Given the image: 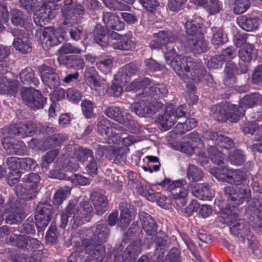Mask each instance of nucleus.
<instances>
[{
  "label": "nucleus",
  "instance_id": "nucleus-1",
  "mask_svg": "<svg viewBox=\"0 0 262 262\" xmlns=\"http://www.w3.org/2000/svg\"><path fill=\"white\" fill-rule=\"evenodd\" d=\"M224 192L228 204L221 210V218L224 223L230 224L237 219L235 208L244 202L250 200L251 190L248 186H239L236 188L229 186L224 188Z\"/></svg>",
  "mask_w": 262,
  "mask_h": 262
},
{
  "label": "nucleus",
  "instance_id": "nucleus-2",
  "mask_svg": "<svg viewBox=\"0 0 262 262\" xmlns=\"http://www.w3.org/2000/svg\"><path fill=\"white\" fill-rule=\"evenodd\" d=\"M176 74L186 82L199 83L206 73L205 68L190 57L177 55L170 61Z\"/></svg>",
  "mask_w": 262,
  "mask_h": 262
},
{
  "label": "nucleus",
  "instance_id": "nucleus-3",
  "mask_svg": "<svg viewBox=\"0 0 262 262\" xmlns=\"http://www.w3.org/2000/svg\"><path fill=\"white\" fill-rule=\"evenodd\" d=\"M93 208L90 203L82 200L77 206L74 201H70L68 205L61 214L60 226L64 228L69 221L78 225L85 222H89L91 217Z\"/></svg>",
  "mask_w": 262,
  "mask_h": 262
},
{
  "label": "nucleus",
  "instance_id": "nucleus-4",
  "mask_svg": "<svg viewBox=\"0 0 262 262\" xmlns=\"http://www.w3.org/2000/svg\"><path fill=\"white\" fill-rule=\"evenodd\" d=\"M129 91H136L143 89L142 93L144 96L157 101V99L164 97L168 93L165 84L163 83H151L148 78H144L139 80L133 81L127 87Z\"/></svg>",
  "mask_w": 262,
  "mask_h": 262
},
{
  "label": "nucleus",
  "instance_id": "nucleus-5",
  "mask_svg": "<svg viewBox=\"0 0 262 262\" xmlns=\"http://www.w3.org/2000/svg\"><path fill=\"white\" fill-rule=\"evenodd\" d=\"M178 37L177 33L175 32L161 31L155 35V39L150 41L149 46L152 49H162L166 60L170 61L176 54L172 43L176 41Z\"/></svg>",
  "mask_w": 262,
  "mask_h": 262
},
{
  "label": "nucleus",
  "instance_id": "nucleus-6",
  "mask_svg": "<svg viewBox=\"0 0 262 262\" xmlns=\"http://www.w3.org/2000/svg\"><path fill=\"white\" fill-rule=\"evenodd\" d=\"M140 101L132 105V111L140 117H150L162 108V103L153 100L142 93L139 94Z\"/></svg>",
  "mask_w": 262,
  "mask_h": 262
},
{
  "label": "nucleus",
  "instance_id": "nucleus-7",
  "mask_svg": "<svg viewBox=\"0 0 262 262\" xmlns=\"http://www.w3.org/2000/svg\"><path fill=\"white\" fill-rule=\"evenodd\" d=\"M186 184L185 180H180L171 182L168 179H165L164 180L160 183H158L157 185L162 186L163 187L167 185V188L171 190L173 199L178 207L181 208L186 205L187 201L186 196L188 194V189L184 187Z\"/></svg>",
  "mask_w": 262,
  "mask_h": 262
},
{
  "label": "nucleus",
  "instance_id": "nucleus-8",
  "mask_svg": "<svg viewBox=\"0 0 262 262\" xmlns=\"http://www.w3.org/2000/svg\"><path fill=\"white\" fill-rule=\"evenodd\" d=\"M124 129L119 125L112 123L106 118L100 119L97 123V131L102 137L107 139L110 144H116L120 141L118 134Z\"/></svg>",
  "mask_w": 262,
  "mask_h": 262
},
{
  "label": "nucleus",
  "instance_id": "nucleus-9",
  "mask_svg": "<svg viewBox=\"0 0 262 262\" xmlns=\"http://www.w3.org/2000/svg\"><path fill=\"white\" fill-rule=\"evenodd\" d=\"M186 106L181 105L178 107L172 105H168L163 115H159L158 119L164 130L169 129L179 119L185 117L186 115Z\"/></svg>",
  "mask_w": 262,
  "mask_h": 262
},
{
  "label": "nucleus",
  "instance_id": "nucleus-10",
  "mask_svg": "<svg viewBox=\"0 0 262 262\" xmlns=\"http://www.w3.org/2000/svg\"><path fill=\"white\" fill-rule=\"evenodd\" d=\"M78 247H82L88 255L86 258L87 262H101L105 255L104 246L101 244L92 243L88 239H79L76 241Z\"/></svg>",
  "mask_w": 262,
  "mask_h": 262
},
{
  "label": "nucleus",
  "instance_id": "nucleus-11",
  "mask_svg": "<svg viewBox=\"0 0 262 262\" xmlns=\"http://www.w3.org/2000/svg\"><path fill=\"white\" fill-rule=\"evenodd\" d=\"M64 4V8L62 11L64 17V24L72 25L80 21L81 15L84 13L83 7L80 4H72V0H65Z\"/></svg>",
  "mask_w": 262,
  "mask_h": 262
},
{
  "label": "nucleus",
  "instance_id": "nucleus-12",
  "mask_svg": "<svg viewBox=\"0 0 262 262\" xmlns=\"http://www.w3.org/2000/svg\"><path fill=\"white\" fill-rule=\"evenodd\" d=\"M52 206L46 202L39 203L36 207L35 218L38 231L43 230L52 218Z\"/></svg>",
  "mask_w": 262,
  "mask_h": 262
},
{
  "label": "nucleus",
  "instance_id": "nucleus-13",
  "mask_svg": "<svg viewBox=\"0 0 262 262\" xmlns=\"http://www.w3.org/2000/svg\"><path fill=\"white\" fill-rule=\"evenodd\" d=\"M21 97L26 104L32 109L42 108L46 102V98L39 91L32 88H25L21 92Z\"/></svg>",
  "mask_w": 262,
  "mask_h": 262
},
{
  "label": "nucleus",
  "instance_id": "nucleus-14",
  "mask_svg": "<svg viewBox=\"0 0 262 262\" xmlns=\"http://www.w3.org/2000/svg\"><path fill=\"white\" fill-rule=\"evenodd\" d=\"M246 215L254 228L262 226V205L257 199H253L246 209Z\"/></svg>",
  "mask_w": 262,
  "mask_h": 262
},
{
  "label": "nucleus",
  "instance_id": "nucleus-15",
  "mask_svg": "<svg viewBox=\"0 0 262 262\" xmlns=\"http://www.w3.org/2000/svg\"><path fill=\"white\" fill-rule=\"evenodd\" d=\"M38 71L42 82L50 88L55 89L60 85V78L55 69L44 64L38 67Z\"/></svg>",
  "mask_w": 262,
  "mask_h": 262
},
{
  "label": "nucleus",
  "instance_id": "nucleus-16",
  "mask_svg": "<svg viewBox=\"0 0 262 262\" xmlns=\"http://www.w3.org/2000/svg\"><path fill=\"white\" fill-rule=\"evenodd\" d=\"M11 32L15 37L13 45L16 50L23 54L31 52L32 46L28 38V35L24 30L14 28L11 30Z\"/></svg>",
  "mask_w": 262,
  "mask_h": 262
},
{
  "label": "nucleus",
  "instance_id": "nucleus-17",
  "mask_svg": "<svg viewBox=\"0 0 262 262\" xmlns=\"http://www.w3.org/2000/svg\"><path fill=\"white\" fill-rule=\"evenodd\" d=\"M142 244L141 241H134L128 245L122 256L114 255V262H132L141 252Z\"/></svg>",
  "mask_w": 262,
  "mask_h": 262
},
{
  "label": "nucleus",
  "instance_id": "nucleus-18",
  "mask_svg": "<svg viewBox=\"0 0 262 262\" xmlns=\"http://www.w3.org/2000/svg\"><path fill=\"white\" fill-rule=\"evenodd\" d=\"M3 147L9 154L23 156L27 154V147L21 141H16L9 136L2 140Z\"/></svg>",
  "mask_w": 262,
  "mask_h": 262
},
{
  "label": "nucleus",
  "instance_id": "nucleus-19",
  "mask_svg": "<svg viewBox=\"0 0 262 262\" xmlns=\"http://www.w3.org/2000/svg\"><path fill=\"white\" fill-rule=\"evenodd\" d=\"M185 46L194 54H201L207 50V43L203 34L197 36H190L185 41Z\"/></svg>",
  "mask_w": 262,
  "mask_h": 262
},
{
  "label": "nucleus",
  "instance_id": "nucleus-20",
  "mask_svg": "<svg viewBox=\"0 0 262 262\" xmlns=\"http://www.w3.org/2000/svg\"><path fill=\"white\" fill-rule=\"evenodd\" d=\"M204 138L213 141L223 149L228 150L234 148V143L232 139L222 135H219L217 132L207 131L204 135Z\"/></svg>",
  "mask_w": 262,
  "mask_h": 262
},
{
  "label": "nucleus",
  "instance_id": "nucleus-21",
  "mask_svg": "<svg viewBox=\"0 0 262 262\" xmlns=\"http://www.w3.org/2000/svg\"><path fill=\"white\" fill-rule=\"evenodd\" d=\"M60 33L58 29L52 27H46L42 32L40 40L45 49L56 45L59 40Z\"/></svg>",
  "mask_w": 262,
  "mask_h": 262
},
{
  "label": "nucleus",
  "instance_id": "nucleus-22",
  "mask_svg": "<svg viewBox=\"0 0 262 262\" xmlns=\"http://www.w3.org/2000/svg\"><path fill=\"white\" fill-rule=\"evenodd\" d=\"M56 14L55 10H52L47 6H42L38 9H36V11L33 15L34 21L36 25L43 26L50 19L53 18Z\"/></svg>",
  "mask_w": 262,
  "mask_h": 262
},
{
  "label": "nucleus",
  "instance_id": "nucleus-23",
  "mask_svg": "<svg viewBox=\"0 0 262 262\" xmlns=\"http://www.w3.org/2000/svg\"><path fill=\"white\" fill-rule=\"evenodd\" d=\"M140 219L142 224V227L147 234V240H152L157 233V224L150 215L145 212H142L139 214Z\"/></svg>",
  "mask_w": 262,
  "mask_h": 262
},
{
  "label": "nucleus",
  "instance_id": "nucleus-24",
  "mask_svg": "<svg viewBox=\"0 0 262 262\" xmlns=\"http://www.w3.org/2000/svg\"><path fill=\"white\" fill-rule=\"evenodd\" d=\"M110 229L106 224L98 222L93 231V236L90 241L95 244H101L105 243L109 236Z\"/></svg>",
  "mask_w": 262,
  "mask_h": 262
},
{
  "label": "nucleus",
  "instance_id": "nucleus-25",
  "mask_svg": "<svg viewBox=\"0 0 262 262\" xmlns=\"http://www.w3.org/2000/svg\"><path fill=\"white\" fill-rule=\"evenodd\" d=\"M228 183H233L236 187L248 186L250 181L245 172L239 169H230L228 172Z\"/></svg>",
  "mask_w": 262,
  "mask_h": 262
},
{
  "label": "nucleus",
  "instance_id": "nucleus-26",
  "mask_svg": "<svg viewBox=\"0 0 262 262\" xmlns=\"http://www.w3.org/2000/svg\"><path fill=\"white\" fill-rule=\"evenodd\" d=\"M19 82L16 80L0 76V94L15 96L18 90Z\"/></svg>",
  "mask_w": 262,
  "mask_h": 262
},
{
  "label": "nucleus",
  "instance_id": "nucleus-27",
  "mask_svg": "<svg viewBox=\"0 0 262 262\" xmlns=\"http://www.w3.org/2000/svg\"><path fill=\"white\" fill-rule=\"evenodd\" d=\"M237 21L241 28L248 32L257 29L261 22L260 19L257 17H248L247 15L238 17Z\"/></svg>",
  "mask_w": 262,
  "mask_h": 262
},
{
  "label": "nucleus",
  "instance_id": "nucleus-28",
  "mask_svg": "<svg viewBox=\"0 0 262 262\" xmlns=\"http://www.w3.org/2000/svg\"><path fill=\"white\" fill-rule=\"evenodd\" d=\"M91 199L98 215L102 214L107 210V200L103 194L98 192H94L91 194Z\"/></svg>",
  "mask_w": 262,
  "mask_h": 262
},
{
  "label": "nucleus",
  "instance_id": "nucleus-29",
  "mask_svg": "<svg viewBox=\"0 0 262 262\" xmlns=\"http://www.w3.org/2000/svg\"><path fill=\"white\" fill-rule=\"evenodd\" d=\"M192 194L202 200H210L213 196V192L206 183L195 184L192 188Z\"/></svg>",
  "mask_w": 262,
  "mask_h": 262
},
{
  "label": "nucleus",
  "instance_id": "nucleus-30",
  "mask_svg": "<svg viewBox=\"0 0 262 262\" xmlns=\"http://www.w3.org/2000/svg\"><path fill=\"white\" fill-rule=\"evenodd\" d=\"M57 60L60 64H64L68 68L80 70L84 67L83 59L79 57L60 56L57 58Z\"/></svg>",
  "mask_w": 262,
  "mask_h": 262
},
{
  "label": "nucleus",
  "instance_id": "nucleus-31",
  "mask_svg": "<svg viewBox=\"0 0 262 262\" xmlns=\"http://www.w3.org/2000/svg\"><path fill=\"white\" fill-rule=\"evenodd\" d=\"M68 136L66 134L58 133L47 137L44 140L43 146L47 149L60 146L67 140Z\"/></svg>",
  "mask_w": 262,
  "mask_h": 262
},
{
  "label": "nucleus",
  "instance_id": "nucleus-32",
  "mask_svg": "<svg viewBox=\"0 0 262 262\" xmlns=\"http://www.w3.org/2000/svg\"><path fill=\"white\" fill-rule=\"evenodd\" d=\"M112 47L114 49L123 51H132L136 47V43L132 40L131 35L129 34L121 36L119 40L112 43Z\"/></svg>",
  "mask_w": 262,
  "mask_h": 262
},
{
  "label": "nucleus",
  "instance_id": "nucleus-33",
  "mask_svg": "<svg viewBox=\"0 0 262 262\" xmlns=\"http://www.w3.org/2000/svg\"><path fill=\"white\" fill-rule=\"evenodd\" d=\"M104 114L108 118L121 124L125 122L126 115L129 114L124 113L122 108L114 105L108 106L105 110Z\"/></svg>",
  "mask_w": 262,
  "mask_h": 262
},
{
  "label": "nucleus",
  "instance_id": "nucleus-34",
  "mask_svg": "<svg viewBox=\"0 0 262 262\" xmlns=\"http://www.w3.org/2000/svg\"><path fill=\"white\" fill-rule=\"evenodd\" d=\"M139 67L134 63L126 64L121 69L120 74L121 81L123 82H127L132 76L139 73Z\"/></svg>",
  "mask_w": 262,
  "mask_h": 262
},
{
  "label": "nucleus",
  "instance_id": "nucleus-35",
  "mask_svg": "<svg viewBox=\"0 0 262 262\" xmlns=\"http://www.w3.org/2000/svg\"><path fill=\"white\" fill-rule=\"evenodd\" d=\"M227 104L213 105L211 108L212 117L219 122H225L228 120Z\"/></svg>",
  "mask_w": 262,
  "mask_h": 262
},
{
  "label": "nucleus",
  "instance_id": "nucleus-36",
  "mask_svg": "<svg viewBox=\"0 0 262 262\" xmlns=\"http://www.w3.org/2000/svg\"><path fill=\"white\" fill-rule=\"evenodd\" d=\"M93 33L96 42L102 47L106 46L107 31L104 27L99 24L96 25Z\"/></svg>",
  "mask_w": 262,
  "mask_h": 262
},
{
  "label": "nucleus",
  "instance_id": "nucleus-37",
  "mask_svg": "<svg viewBox=\"0 0 262 262\" xmlns=\"http://www.w3.org/2000/svg\"><path fill=\"white\" fill-rule=\"evenodd\" d=\"M29 236L26 235H21L17 234H12L11 235L8 243L13 245L17 247V248L22 249L24 251L28 250Z\"/></svg>",
  "mask_w": 262,
  "mask_h": 262
},
{
  "label": "nucleus",
  "instance_id": "nucleus-38",
  "mask_svg": "<svg viewBox=\"0 0 262 262\" xmlns=\"http://www.w3.org/2000/svg\"><path fill=\"white\" fill-rule=\"evenodd\" d=\"M238 56L241 60L244 62H250L255 57L254 46L250 43H246L243 45L238 51Z\"/></svg>",
  "mask_w": 262,
  "mask_h": 262
},
{
  "label": "nucleus",
  "instance_id": "nucleus-39",
  "mask_svg": "<svg viewBox=\"0 0 262 262\" xmlns=\"http://www.w3.org/2000/svg\"><path fill=\"white\" fill-rule=\"evenodd\" d=\"M228 120L232 122H236L239 118L244 115L245 109L241 105L238 106L234 104H227Z\"/></svg>",
  "mask_w": 262,
  "mask_h": 262
},
{
  "label": "nucleus",
  "instance_id": "nucleus-40",
  "mask_svg": "<svg viewBox=\"0 0 262 262\" xmlns=\"http://www.w3.org/2000/svg\"><path fill=\"white\" fill-rule=\"evenodd\" d=\"M34 75L33 70L30 68H27L21 71L19 74V78L24 83L37 86L39 84V81Z\"/></svg>",
  "mask_w": 262,
  "mask_h": 262
},
{
  "label": "nucleus",
  "instance_id": "nucleus-41",
  "mask_svg": "<svg viewBox=\"0 0 262 262\" xmlns=\"http://www.w3.org/2000/svg\"><path fill=\"white\" fill-rule=\"evenodd\" d=\"M15 192L20 199L24 200H29L33 199L36 195V188L27 189L21 184H17L15 187Z\"/></svg>",
  "mask_w": 262,
  "mask_h": 262
},
{
  "label": "nucleus",
  "instance_id": "nucleus-42",
  "mask_svg": "<svg viewBox=\"0 0 262 262\" xmlns=\"http://www.w3.org/2000/svg\"><path fill=\"white\" fill-rule=\"evenodd\" d=\"M238 219V215L237 214V219L230 224H226L230 226V230L232 234L244 238L248 235L249 230L247 227H245L242 223L237 222Z\"/></svg>",
  "mask_w": 262,
  "mask_h": 262
},
{
  "label": "nucleus",
  "instance_id": "nucleus-43",
  "mask_svg": "<svg viewBox=\"0 0 262 262\" xmlns=\"http://www.w3.org/2000/svg\"><path fill=\"white\" fill-rule=\"evenodd\" d=\"M59 150L55 148L46 153L41 158V167L43 172L47 171L49 165L54 161L59 155Z\"/></svg>",
  "mask_w": 262,
  "mask_h": 262
},
{
  "label": "nucleus",
  "instance_id": "nucleus-44",
  "mask_svg": "<svg viewBox=\"0 0 262 262\" xmlns=\"http://www.w3.org/2000/svg\"><path fill=\"white\" fill-rule=\"evenodd\" d=\"M197 125V121L194 118L187 119L185 122H179L174 128V132L177 135H183L186 131L190 130Z\"/></svg>",
  "mask_w": 262,
  "mask_h": 262
},
{
  "label": "nucleus",
  "instance_id": "nucleus-45",
  "mask_svg": "<svg viewBox=\"0 0 262 262\" xmlns=\"http://www.w3.org/2000/svg\"><path fill=\"white\" fill-rule=\"evenodd\" d=\"M128 150V148L123 147L115 148L112 146L109 159L113 160V162L116 164L123 165L125 163V154Z\"/></svg>",
  "mask_w": 262,
  "mask_h": 262
},
{
  "label": "nucleus",
  "instance_id": "nucleus-46",
  "mask_svg": "<svg viewBox=\"0 0 262 262\" xmlns=\"http://www.w3.org/2000/svg\"><path fill=\"white\" fill-rule=\"evenodd\" d=\"M185 30L187 34L186 38L190 36H197L199 34H203L202 24L195 20H187L185 23Z\"/></svg>",
  "mask_w": 262,
  "mask_h": 262
},
{
  "label": "nucleus",
  "instance_id": "nucleus-47",
  "mask_svg": "<svg viewBox=\"0 0 262 262\" xmlns=\"http://www.w3.org/2000/svg\"><path fill=\"white\" fill-rule=\"evenodd\" d=\"M25 123L19 122L13 124L8 128V135L10 137H17L19 138L26 137V132H25Z\"/></svg>",
  "mask_w": 262,
  "mask_h": 262
},
{
  "label": "nucleus",
  "instance_id": "nucleus-48",
  "mask_svg": "<svg viewBox=\"0 0 262 262\" xmlns=\"http://www.w3.org/2000/svg\"><path fill=\"white\" fill-rule=\"evenodd\" d=\"M260 95L258 93L246 95L240 100L239 104L244 108L251 107L256 105L260 100Z\"/></svg>",
  "mask_w": 262,
  "mask_h": 262
},
{
  "label": "nucleus",
  "instance_id": "nucleus-49",
  "mask_svg": "<svg viewBox=\"0 0 262 262\" xmlns=\"http://www.w3.org/2000/svg\"><path fill=\"white\" fill-rule=\"evenodd\" d=\"M187 177L192 182L202 180L203 173L202 170L193 164H189L187 169Z\"/></svg>",
  "mask_w": 262,
  "mask_h": 262
},
{
  "label": "nucleus",
  "instance_id": "nucleus-50",
  "mask_svg": "<svg viewBox=\"0 0 262 262\" xmlns=\"http://www.w3.org/2000/svg\"><path fill=\"white\" fill-rule=\"evenodd\" d=\"M29 246L27 252L33 251V256L35 257L37 254H42L45 253L46 249H43V245L41 242L36 238L29 236V241L28 242Z\"/></svg>",
  "mask_w": 262,
  "mask_h": 262
},
{
  "label": "nucleus",
  "instance_id": "nucleus-51",
  "mask_svg": "<svg viewBox=\"0 0 262 262\" xmlns=\"http://www.w3.org/2000/svg\"><path fill=\"white\" fill-rule=\"evenodd\" d=\"M208 157L211 161L215 164L221 165L223 163V153L220 151L213 145H210L208 149Z\"/></svg>",
  "mask_w": 262,
  "mask_h": 262
},
{
  "label": "nucleus",
  "instance_id": "nucleus-52",
  "mask_svg": "<svg viewBox=\"0 0 262 262\" xmlns=\"http://www.w3.org/2000/svg\"><path fill=\"white\" fill-rule=\"evenodd\" d=\"M213 36L211 42L214 46H220L227 41V37L223 33V31L221 28H213L212 29Z\"/></svg>",
  "mask_w": 262,
  "mask_h": 262
},
{
  "label": "nucleus",
  "instance_id": "nucleus-53",
  "mask_svg": "<svg viewBox=\"0 0 262 262\" xmlns=\"http://www.w3.org/2000/svg\"><path fill=\"white\" fill-rule=\"evenodd\" d=\"M75 155L78 161L85 162L94 157L93 152L91 149L79 147L75 151Z\"/></svg>",
  "mask_w": 262,
  "mask_h": 262
},
{
  "label": "nucleus",
  "instance_id": "nucleus-54",
  "mask_svg": "<svg viewBox=\"0 0 262 262\" xmlns=\"http://www.w3.org/2000/svg\"><path fill=\"white\" fill-rule=\"evenodd\" d=\"M228 160L233 165H241L245 162V158L243 151L239 149H235L229 154Z\"/></svg>",
  "mask_w": 262,
  "mask_h": 262
},
{
  "label": "nucleus",
  "instance_id": "nucleus-55",
  "mask_svg": "<svg viewBox=\"0 0 262 262\" xmlns=\"http://www.w3.org/2000/svg\"><path fill=\"white\" fill-rule=\"evenodd\" d=\"M40 180V176L36 173H30L22 178V181L28 184L30 188H36V194L39 191L38 183Z\"/></svg>",
  "mask_w": 262,
  "mask_h": 262
},
{
  "label": "nucleus",
  "instance_id": "nucleus-56",
  "mask_svg": "<svg viewBox=\"0 0 262 262\" xmlns=\"http://www.w3.org/2000/svg\"><path fill=\"white\" fill-rule=\"evenodd\" d=\"M103 2L106 7L113 10L123 11L129 8L128 5L119 0H103Z\"/></svg>",
  "mask_w": 262,
  "mask_h": 262
},
{
  "label": "nucleus",
  "instance_id": "nucleus-57",
  "mask_svg": "<svg viewBox=\"0 0 262 262\" xmlns=\"http://www.w3.org/2000/svg\"><path fill=\"white\" fill-rule=\"evenodd\" d=\"M251 3L249 0H235L233 8V12L235 14H240L244 13L250 7Z\"/></svg>",
  "mask_w": 262,
  "mask_h": 262
},
{
  "label": "nucleus",
  "instance_id": "nucleus-58",
  "mask_svg": "<svg viewBox=\"0 0 262 262\" xmlns=\"http://www.w3.org/2000/svg\"><path fill=\"white\" fill-rule=\"evenodd\" d=\"M70 191L71 188L68 186H64L58 189L54 196V202L57 204H61L70 194Z\"/></svg>",
  "mask_w": 262,
  "mask_h": 262
},
{
  "label": "nucleus",
  "instance_id": "nucleus-59",
  "mask_svg": "<svg viewBox=\"0 0 262 262\" xmlns=\"http://www.w3.org/2000/svg\"><path fill=\"white\" fill-rule=\"evenodd\" d=\"M11 22L15 26H23L25 23V16L19 10L13 9L11 11Z\"/></svg>",
  "mask_w": 262,
  "mask_h": 262
},
{
  "label": "nucleus",
  "instance_id": "nucleus-60",
  "mask_svg": "<svg viewBox=\"0 0 262 262\" xmlns=\"http://www.w3.org/2000/svg\"><path fill=\"white\" fill-rule=\"evenodd\" d=\"M204 6L205 9L210 14L219 13L222 9V4L219 0L207 1Z\"/></svg>",
  "mask_w": 262,
  "mask_h": 262
},
{
  "label": "nucleus",
  "instance_id": "nucleus-61",
  "mask_svg": "<svg viewBox=\"0 0 262 262\" xmlns=\"http://www.w3.org/2000/svg\"><path fill=\"white\" fill-rule=\"evenodd\" d=\"M230 170L226 167H222V168L215 167L210 169V172L217 180L227 182L228 180V172Z\"/></svg>",
  "mask_w": 262,
  "mask_h": 262
},
{
  "label": "nucleus",
  "instance_id": "nucleus-62",
  "mask_svg": "<svg viewBox=\"0 0 262 262\" xmlns=\"http://www.w3.org/2000/svg\"><path fill=\"white\" fill-rule=\"evenodd\" d=\"M38 132L39 134H42L44 136L50 135L56 132V128L53 127V125L49 123L36 124V132Z\"/></svg>",
  "mask_w": 262,
  "mask_h": 262
},
{
  "label": "nucleus",
  "instance_id": "nucleus-63",
  "mask_svg": "<svg viewBox=\"0 0 262 262\" xmlns=\"http://www.w3.org/2000/svg\"><path fill=\"white\" fill-rule=\"evenodd\" d=\"M196 86L193 84H188L185 98L189 104H195L198 100V96L195 94Z\"/></svg>",
  "mask_w": 262,
  "mask_h": 262
},
{
  "label": "nucleus",
  "instance_id": "nucleus-64",
  "mask_svg": "<svg viewBox=\"0 0 262 262\" xmlns=\"http://www.w3.org/2000/svg\"><path fill=\"white\" fill-rule=\"evenodd\" d=\"M242 129L245 134H249L253 135L256 132V137H257L258 136H260V135H257V134L260 133L259 124L257 122H251L246 123L242 126Z\"/></svg>",
  "mask_w": 262,
  "mask_h": 262
}]
</instances>
